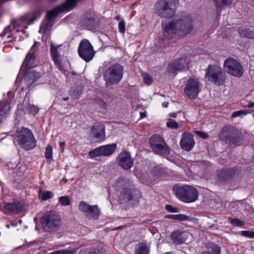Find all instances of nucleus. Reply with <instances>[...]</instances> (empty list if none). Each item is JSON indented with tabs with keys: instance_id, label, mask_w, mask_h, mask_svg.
Instances as JSON below:
<instances>
[{
	"instance_id": "1",
	"label": "nucleus",
	"mask_w": 254,
	"mask_h": 254,
	"mask_svg": "<svg viewBox=\"0 0 254 254\" xmlns=\"http://www.w3.org/2000/svg\"><path fill=\"white\" fill-rule=\"evenodd\" d=\"M163 35L167 38L183 37L193 29L192 17L190 14H178L169 22H162Z\"/></svg>"
},
{
	"instance_id": "2",
	"label": "nucleus",
	"mask_w": 254,
	"mask_h": 254,
	"mask_svg": "<svg viewBox=\"0 0 254 254\" xmlns=\"http://www.w3.org/2000/svg\"><path fill=\"white\" fill-rule=\"evenodd\" d=\"M124 70V67L119 64L107 67L103 73L105 87L108 88L119 84L123 77Z\"/></svg>"
},
{
	"instance_id": "3",
	"label": "nucleus",
	"mask_w": 254,
	"mask_h": 254,
	"mask_svg": "<svg viewBox=\"0 0 254 254\" xmlns=\"http://www.w3.org/2000/svg\"><path fill=\"white\" fill-rule=\"evenodd\" d=\"M178 4V0H158L155 4V12L162 17L171 18L174 16Z\"/></svg>"
},
{
	"instance_id": "4",
	"label": "nucleus",
	"mask_w": 254,
	"mask_h": 254,
	"mask_svg": "<svg viewBox=\"0 0 254 254\" xmlns=\"http://www.w3.org/2000/svg\"><path fill=\"white\" fill-rule=\"evenodd\" d=\"M204 78L210 82L220 86L225 83L226 75L220 66L215 64H209L205 69Z\"/></svg>"
},
{
	"instance_id": "5",
	"label": "nucleus",
	"mask_w": 254,
	"mask_h": 254,
	"mask_svg": "<svg viewBox=\"0 0 254 254\" xmlns=\"http://www.w3.org/2000/svg\"><path fill=\"white\" fill-rule=\"evenodd\" d=\"M15 138L21 147L27 150L33 149L36 145V140L32 131L27 127L17 130Z\"/></svg>"
},
{
	"instance_id": "6",
	"label": "nucleus",
	"mask_w": 254,
	"mask_h": 254,
	"mask_svg": "<svg viewBox=\"0 0 254 254\" xmlns=\"http://www.w3.org/2000/svg\"><path fill=\"white\" fill-rule=\"evenodd\" d=\"M41 221L43 228L47 232L59 230L62 224L60 216L56 212L52 211L46 212Z\"/></svg>"
},
{
	"instance_id": "7",
	"label": "nucleus",
	"mask_w": 254,
	"mask_h": 254,
	"mask_svg": "<svg viewBox=\"0 0 254 254\" xmlns=\"http://www.w3.org/2000/svg\"><path fill=\"white\" fill-rule=\"evenodd\" d=\"M177 197L185 202H192L195 201L198 197V192L196 189L190 186L182 187H174Z\"/></svg>"
},
{
	"instance_id": "8",
	"label": "nucleus",
	"mask_w": 254,
	"mask_h": 254,
	"mask_svg": "<svg viewBox=\"0 0 254 254\" xmlns=\"http://www.w3.org/2000/svg\"><path fill=\"white\" fill-rule=\"evenodd\" d=\"M50 52L55 65L61 72H64V67L65 63V57L64 56V47L62 45L56 46L51 42Z\"/></svg>"
},
{
	"instance_id": "9",
	"label": "nucleus",
	"mask_w": 254,
	"mask_h": 254,
	"mask_svg": "<svg viewBox=\"0 0 254 254\" xmlns=\"http://www.w3.org/2000/svg\"><path fill=\"white\" fill-rule=\"evenodd\" d=\"M149 143L151 148L156 154L167 156L170 153V149L159 135H152L150 138Z\"/></svg>"
},
{
	"instance_id": "10",
	"label": "nucleus",
	"mask_w": 254,
	"mask_h": 254,
	"mask_svg": "<svg viewBox=\"0 0 254 254\" xmlns=\"http://www.w3.org/2000/svg\"><path fill=\"white\" fill-rule=\"evenodd\" d=\"M220 137L231 145L235 146L239 145L242 140L240 132L228 127H224L221 130Z\"/></svg>"
},
{
	"instance_id": "11",
	"label": "nucleus",
	"mask_w": 254,
	"mask_h": 254,
	"mask_svg": "<svg viewBox=\"0 0 254 254\" xmlns=\"http://www.w3.org/2000/svg\"><path fill=\"white\" fill-rule=\"evenodd\" d=\"M223 67L226 72L234 76L240 77L243 74L244 69L242 65L232 58H229L225 60Z\"/></svg>"
},
{
	"instance_id": "12",
	"label": "nucleus",
	"mask_w": 254,
	"mask_h": 254,
	"mask_svg": "<svg viewBox=\"0 0 254 254\" xmlns=\"http://www.w3.org/2000/svg\"><path fill=\"white\" fill-rule=\"evenodd\" d=\"M141 197L139 191L126 189L121 191L120 200L121 203H127L129 205H134L138 202Z\"/></svg>"
},
{
	"instance_id": "13",
	"label": "nucleus",
	"mask_w": 254,
	"mask_h": 254,
	"mask_svg": "<svg viewBox=\"0 0 254 254\" xmlns=\"http://www.w3.org/2000/svg\"><path fill=\"white\" fill-rule=\"evenodd\" d=\"M78 53L79 56L86 62L90 61L95 55L92 46L89 41L85 39L80 41Z\"/></svg>"
},
{
	"instance_id": "14",
	"label": "nucleus",
	"mask_w": 254,
	"mask_h": 254,
	"mask_svg": "<svg viewBox=\"0 0 254 254\" xmlns=\"http://www.w3.org/2000/svg\"><path fill=\"white\" fill-rule=\"evenodd\" d=\"M189 62L190 59L188 57L184 56L170 64L167 68L168 71L170 73L176 74L178 71L186 70L189 68Z\"/></svg>"
},
{
	"instance_id": "15",
	"label": "nucleus",
	"mask_w": 254,
	"mask_h": 254,
	"mask_svg": "<svg viewBox=\"0 0 254 254\" xmlns=\"http://www.w3.org/2000/svg\"><path fill=\"white\" fill-rule=\"evenodd\" d=\"M201 86L197 79L190 78L184 88V92L190 99H195L200 91Z\"/></svg>"
},
{
	"instance_id": "16",
	"label": "nucleus",
	"mask_w": 254,
	"mask_h": 254,
	"mask_svg": "<svg viewBox=\"0 0 254 254\" xmlns=\"http://www.w3.org/2000/svg\"><path fill=\"white\" fill-rule=\"evenodd\" d=\"M80 0H66L64 3L56 7L54 10L49 11L47 13V20H52L59 13L68 11L75 7L77 1Z\"/></svg>"
},
{
	"instance_id": "17",
	"label": "nucleus",
	"mask_w": 254,
	"mask_h": 254,
	"mask_svg": "<svg viewBox=\"0 0 254 254\" xmlns=\"http://www.w3.org/2000/svg\"><path fill=\"white\" fill-rule=\"evenodd\" d=\"M117 149V144L112 143L106 145L97 147L89 153L91 158H95L98 156H109L112 155Z\"/></svg>"
},
{
	"instance_id": "18",
	"label": "nucleus",
	"mask_w": 254,
	"mask_h": 254,
	"mask_svg": "<svg viewBox=\"0 0 254 254\" xmlns=\"http://www.w3.org/2000/svg\"><path fill=\"white\" fill-rule=\"evenodd\" d=\"M44 73V70L41 67H39L35 69L31 70L25 73L23 81L29 86L41 77Z\"/></svg>"
},
{
	"instance_id": "19",
	"label": "nucleus",
	"mask_w": 254,
	"mask_h": 254,
	"mask_svg": "<svg viewBox=\"0 0 254 254\" xmlns=\"http://www.w3.org/2000/svg\"><path fill=\"white\" fill-rule=\"evenodd\" d=\"M40 45L38 42H36L28 53L22 64V67L27 70L34 66L36 60V52L37 47Z\"/></svg>"
},
{
	"instance_id": "20",
	"label": "nucleus",
	"mask_w": 254,
	"mask_h": 254,
	"mask_svg": "<svg viewBox=\"0 0 254 254\" xmlns=\"http://www.w3.org/2000/svg\"><path fill=\"white\" fill-rule=\"evenodd\" d=\"M195 144L193 135L188 132H184L182 134L180 141L181 148L185 151H190Z\"/></svg>"
},
{
	"instance_id": "21",
	"label": "nucleus",
	"mask_w": 254,
	"mask_h": 254,
	"mask_svg": "<svg viewBox=\"0 0 254 254\" xmlns=\"http://www.w3.org/2000/svg\"><path fill=\"white\" fill-rule=\"evenodd\" d=\"M118 160L120 165L126 170L129 169L133 165V161L128 152L121 153L118 156Z\"/></svg>"
},
{
	"instance_id": "22",
	"label": "nucleus",
	"mask_w": 254,
	"mask_h": 254,
	"mask_svg": "<svg viewBox=\"0 0 254 254\" xmlns=\"http://www.w3.org/2000/svg\"><path fill=\"white\" fill-rule=\"evenodd\" d=\"M189 233L180 230L174 231L171 235V239L174 243L177 245H181L186 242Z\"/></svg>"
},
{
	"instance_id": "23",
	"label": "nucleus",
	"mask_w": 254,
	"mask_h": 254,
	"mask_svg": "<svg viewBox=\"0 0 254 254\" xmlns=\"http://www.w3.org/2000/svg\"><path fill=\"white\" fill-rule=\"evenodd\" d=\"M105 129L104 125L99 123L96 124L92 127L91 133L98 141L103 140L105 136Z\"/></svg>"
},
{
	"instance_id": "24",
	"label": "nucleus",
	"mask_w": 254,
	"mask_h": 254,
	"mask_svg": "<svg viewBox=\"0 0 254 254\" xmlns=\"http://www.w3.org/2000/svg\"><path fill=\"white\" fill-rule=\"evenodd\" d=\"M235 173V169L233 168L221 170L217 173L218 180L220 182L226 181L230 179Z\"/></svg>"
},
{
	"instance_id": "25",
	"label": "nucleus",
	"mask_w": 254,
	"mask_h": 254,
	"mask_svg": "<svg viewBox=\"0 0 254 254\" xmlns=\"http://www.w3.org/2000/svg\"><path fill=\"white\" fill-rule=\"evenodd\" d=\"M10 110L9 101L4 100L0 101V123L6 118Z\"/></svg>"
},
{
	"instance_id": "26",
	"label": "nucleus",
	"mask_w": 254,
	"mask_h": 254,
	"mask_svg": "<svg viewBox=\"0 0 254 254\" xmlns=\"http://www.w3.org/2000/svg\"><path fill=\"white\" fill-rule=\"evenodd\" d=\"M40 17V14L39 13L29 14L22 17L21 20L22 22L26 25L24 27L25 28H27V25L32 24L35 20L39 18Z\"/></svg>"
},
{
	"instance_id": "27",
	"label": "nucleus",
	"mask_w": 254,
	"mask_h": 254,
	"mask_svg": "<svg viewBox=\"0 0 254 254\" xmlns=\"http://www.w3.org/2000/svg\"><path fill=\"white\" fill-rule=\"evenodd\" d=\"M100 214V210L97 205H91L85 216L93 219L98 218Z\"/></svg>"
},
{
	"instance_id": "28",
	"label": "nucleus",
	"mask_w": 254,
	"mask_h": 254,
	"mask_svg": "<svg viewBox=\"0 0 254 254\" xmlns=\"http://www.w3.org/2000/svg\"><path fill=\"white\" fill-rule=\"evenodd\" d=\"M149 251V248L146 244L140 243L137 244L135 247L134 254H148Z\"/></svg>"
},
{
	"instance_id": "29",
	"label": "nucleus",
	"mask_w": 254,
	"mask_h": 254,
	"mask_svg": "<svg viewBox=\"0 0 254 254\" xmlns=\"http://www.w3.org/2000/svg\"><path fill=\"white\" fill-rule=\"evenodd\" d=\"M239 33L242 37L254 38V28H244L239 30Z\"/></svg>"
},
{
	"instance_id": "30",
	"label": "nucleus",
	"mask_w": 254,
	"mask_h": 254,
	"mask_svg": "<svg viewBox=\"0 0 254 254\" xmlns=\"http://www.w3.org/2000/svg\"><path fill=\"white\" fill-rule=\"evenodd\" d=\"M233 0H214L217 11L220 12L221 9L226 6H229Z\"/></svg>"
},
{
	"instance_id": "31",
	"label": "nucleus",
	"mask_w": 254,
	"mask_h": 254,
	"mask_svg": "<svg viewBox=\"0 0 254 254\" xmlns=\"http://www.w3.org/2000/svg\"><path fill=\"white\" fill-rule=\"evenodd\" d=\"M220 247L216 244H212L208 248V250L203 252L201 254H220Z\"/></svg>"
},
{
	"instance_id": "32",
	"label": "nucleus",
	"mask_w": 254,
	"mask_h": 254,
	"mask_svg": "<svg viewBox=\"0 0 254 254\" xmlns=\"http://www.w3.org/2000/svg\"><path fill=\"white\" fill-rule=\"evenodd\" d=\"M52 25L53 23L52 21L46 19L40 25L39 32L41 33H44L46 32L51 29Z\"/></svg>"
},
{
	"instance_id": "33",
	"label": "nucleus",
	"mask_w": 254,
	"mask_h": 254,
	"mask_svg": "<svg viewBox=\"0 0 254 254\" xmlns=\"http://www.w3.org/2000/svg\"><path fill=\"white\" fill-rule=\"evenodd\" d=\"M83 23L86 28L88 30L93 29L96 25V21L92 18H86L83 20Z\"/></svg>"
},
{
	"instance_id": "34",
	"label": "nucleus",
	"mask_w": 254,
	"mask_h": 254,
	"mask_svg": "<svg viewBox=\"0 0 254 254\" xmlns=\"http://www.w3.org/2000/svg\"><path fill=\"white\" fill-rule=\"evenodd\" d=\"M164 217L167 219L180 221H185L188 220L189 218L187 215L182 214L166 215Z\"/></svg>"
},
{
	"instance_id": "35",
	"label": "nucleus",
	"mask_w": 254,
	"mask_h": 254,
	"mask_svg": "<svg viewBox=\"0 0 254 254\" xmlns=\"http://www.w3.org/2000/svg\"><path fill=\"white\" fill-rule=\"evenodd\" d=\"M39 196L41 200L45 201L49 198L53 197L54 194L52 191H46L42 192L41 190H40Z\"/></svg>"
},
{
	"instance_id": "36",
	"label": "nucleus",
	"mask_w": 254,
	"mask_h": 254,
	"mask_svg": "<svg viewBox=\"0 0 254 254\" xmlns=\"http://www.w3.org/2000/svg\"><path fill=\"white\" fill-rule=\"evenodd\" d=\"M26 109L28 113L34 116L37 115L39 111V109L36 106L31 104H29L27 106Z\"/></svg>"
},
{
	"instance_id": "37",
	"label": "nucleus",
	"mask_w": 254,
	"mask_h": 254,
	"mask_svg": "<svg viewBox=\"0 0 254 254\" xmlns=\"http://www.w3.org/2000/svg\"><path fill=\"white\" fill-rule=\"evenodd\" d=\"M91 206V205L88 204L86 202L84 201H81L80 202L79 204V209L85 215Z\"/></svg>"
},
{
	"instance_id": "38",
	"label": "nucleus",
	"mask_w": 254,
	"mask_h": 254,
	"mask_svg": "<svg viewBox=\"0 0 254 254\" xmlns=\"http://www.w3.org/2000/svg\"><path fill=\"white\" fill-rule=\"evenodd\" d=\"M45 156L48 161L51 163L53 159V149L51 145H48L46 148Z\"/></svg>"
},
{
	"instance_id": "39",
	"label": "nucleus",
	"mask_w": 254,
	"mask_h": 254,
	"mask_svg": "<svg viewBox=\"0 0 254 254\" xmlns=\"http://www.w3.org/2000/svg\"><path fill=\"white\" fill-rule=\"evenodd\" d=\"M14 212L18 213L24 210V202L23 201H17L14 202Z\"/></svg>"
},
{
	"instance_id": "40",
	"label": "nucleus",
	"mask_w": 254,
	"mask_h": 254,
	"mask_svg": "<svg viewBox=\"0 0 254 254\" xmlns=\"http://www.w3.org/2000/svg\"><path fill=\"white\" fill-rule=\"evenodd\" d=\"M82 93V88L80 86H77L74 88L72 92V96L75 99H78L79 96Z\"/></svg>"
},
{
	"instance_id": "41",
	"label": "nucleus",
	"mask_w": 254,
	"mask_h": 254,
	"mask_svg": "<svg viewBox=\"0 0 254 254\" xmlns=\"http://www.w3.org/2000/svg\"><path fill=\"white\" fill-rule=\"evenodd\" d=\"M59 202L63 206H68L70 204V200L67 196H61L59 198Z\"/></svg>"
},
{
	"instance_id": "42",
	"label": "nucleus",
	"mask_w": 254,
	"mask_h": 254,
	"mask_svg": "<svg viewBox=\"0 0 254 254\" xmlns=\"http://www.w3.org/2000/svg\"><path fill=\"white\" fill-rule=\"evenodd\" d=\"M142 76L143 77V81L145 84L149 85L152 83L153 79L152 77L150 75L144 72L142 74Z\"/></svg>"
},
{
	"instance_id": "43",
	"label": "nucleus",
	"mask_w": 254,
	"mask_h": 254,
	"mask_svg": "<svg viewBox=\"0 0 254 254\" xmlns=\"http://www.w3.org/2000/svg\"><path fill=\"white\" fill-rule=\"evenodd\" d=\"M230 220L231 224L234 226L241 227L244 225L245 223L244 221L237 218H230Z\"/></svg>"
},
{
	"instance_id": "44",
	"label": "nucleus",
	"mask_w": 254,
	"mask_h": 254,
	"mask_svg": "<svg viewBox=\"0 0 254 254\" xmlns=\"http://www.w3.org/2000/svg\"><path fill=\"white\" fill-rule=\"evenodd\" d=\"M167 126L168 127L172 128L173 129H176L178 127V123L173 119H169L167 123Z\"/></svg>"
},
{
	"instance_id": "45",
	"label": "nucleus",
	"mask_w": 254,
	"mask_h": 254,
	"mask_svg": "<svg viewBox=\"0 0 254 254\" xmlns=\"http://www.w3.org/2000/svg\"><path fill=\"white\" fill-rule=\"evenodd\" d=\"M248 113L244 110H239L234 112L231 115L232 118H236L237 117H242L247 115Z\"/></svg>"
},
{
	"instance_id": "46",
	"label": "nucleus",
	"mask_w": 254,
	"mask_h": 254,
	"mask_svg": "<svg viewBox=\"0 0 254 254\" xmlns=\"http://www.w3.org/2000/svg\"><path fill=\"white\" fill-rule=\"evenodd\" d=\"M103 98L106 100L104 101L103 103H102V105L107 104L108 103H110L112 101V95L110 94H109L108 93H105L103 95Z\"/></svg>"
},
{
	"instance_id": "47",
	"label": "nucleus",
	"mask_w": 254,
	"mask_h": 254,
	"mask_svg": "<svg viewBox=\"0 0 254 254\" xmlns=\"http://www.w3.org/2000/svg\"><path fill=\"white\" fill-rule=\"evenodd\" d=\"M118 27L119 29V31L121 33H124L126 30V23L125 21L123 19H121L118 25Z\"/></svg>"
},
{
	"instance_id": "48",
	"label": "nucleus",
	"mask_w": 254,
	"mask_h": 254,
	"mask_svg": "<svg viewBox=\"0 0 254 254\" xmlns=\"http://www.w3.org/2000/svg\"><path fill=\"white\" fill-rule=\"evenodd\" d=\"M241 235L249 238H254V232L251 231H242Z\"/></svg>"
},
{
	"instance_id": "49",
	"label": "nucleus",
	"mask_w": 254,
	"mask_h": 254,
	"mask_svg": "<svg viewBox=\"0 0 254 254\" xmlns=\"http://www.w3.org/2000/svg\"><path fill=\"white\" fill-rule=\"evenodd\" d=\"M165 208L170 212L176 213L179 211V209L178 208L173 207L171 205H166L165 206Z\"/></svg>"
},
{
	"instance_id": "50",
	"label": "nucleus",
	"mask_w": 254,
	"mask_h": 254,
	"mask_svg": "<svg viewBox=\"0 0 254 254\" xmlns=\"http://www.w3.org/2000/svg\"><path fill=\"white\" fill-rule=\"evenodd\" d=\"M4 208L6 210H8L9 212H14V203H7L4 205Z\"/></svg>"
},
{
	"instance_id": "51",
	"label": "nucleus",
	"mask_w": 254,
	"mask_h": 254,
	"mask_svg": "<svg viewBox=\"0 0 254 254\" xmlns=\"http://www.w3.org/2000/svg\"><path fill=\"white\" fill-rule=\"evenodd\" d=\"M14 28V27L13 25H8L6 26L3 30L2 35H5L7 33H8L9 32L11 31L12 30H13Z\"/></svg>"
},
{
	"instance_id": "52",
	"label": "nucleus",
	"mask_w": 254,
	"mask_h": 254,
	"mask_svg": "<svg viewBox=\"0 0 254 254\" xmlns=\"http://www.w3.org/2000/svg\"><path fill=\"white\" fill-rule=\"evenodd\" d=\"M195 133L198 135L200 137L205 139L207 138L208 136V134L204 132L200 131L199 130H196L195 131Z\"/></svg>"
},
{
	"instance_id": "53",
	"label": "nucleus",
	"mask_w": 254,
	"mask_h": 254,
	"mask_svg": "<svg viewBox=\"0 0 254 254\" xmlns=\"http://www.w3.org/2000/svg\"><path fill=\"white\" fill-rule=\"evenodd\" d=\"M89 254H101V253L98 250L94 252H91Z\"/></svg>"
},
{
	"instance_id": "54",
	"label": "nucleus",
	"mask_w": 254,
	"mask_h": 254,
	"mask_svg": "<svg viewBox=\"0 0 254 254\" xmlns=\"http://www.w3.org/2000/svg\"><path fill=\"white\" fill-rule=\"evenodd\" d=\"M247 107H248V108H254V102L249 103L247 105Z\"/></svg>"
},
{
	"instance_id": "55",
	"label": "nucleus",
	"mask_w": 254,
	"mask_h": 254,
	"mask_svg": "<svg viewBox=\"0 0 254 254\" xmlns=\"http://www.w3.org/2000/svg\"><path fill=\"white\" fill-rule=\"evenodd\" d=\"M10 224L11 226L15 227L17 226V222H11Z\"/></svg>"
},
{
	"instance_id": "56",
	"label": "nucleus",
	"mask_w": 254,
	"mask_h": 254,
	"mask_svg": "<svg viewBox=\"0 0 254 254\" xmlns=\"http://www.w3.org/2000/svg\"><path fill=\"white\" fill-rule=\"evenodd\" d=\"M59 144L60 147L62 148V149H63L65 143L64 142H60Z\"/></svg>"
},
{
	"instance_id": "57",
	"label": "nucleus",
	"mask_w": 254,
	"mask_h": 254,
	"mask_svg": "<svg viewBox=\"0 0 254 254\" xmlns=\"http://www.w3.org/2000/svg\"><path fill=\"white\" fill-rule=\"evenodd\" d=\"M123 181V179H120L118 180L117 185L120 186V184H121Z\"/></svg>"
},
{
	"instance_id": "58",
	"label": "nucleus",
	"mask_w": 254,
	"mask_h": 254,
	"mask_svg": "<svg viewBox=\"0 0 254 254\" xmlns=\"http://www.w3.org/2000/svg\"><path fill=\"white\" fill-rule=\"evenodd\" d=\"M170 116L172 118H175L176 117V114L175 113H171Z\"/></svg>"
},
{
	"instance_id": "59",
	"label": "nucleus",
	"mask_w": 254,
	"mask_h": 254,
	"mask_svg": "<svg viewBox=\"0 0 254 254\" xmlns=\"http://www.w3.org/2000/svg\"><path fill=\"white\" fill-rule=\"evenodd\" d=\"M146 116L145 114L144 113H140V118L142 119Z\"/></svg>"
},
{
	"instance_id": "60",
	"label": "nucleus",
	"mask_w": 254,
	"mask_h": 254,
	"mask_svg": "<svg viewBox=\"0 0 254 254\" xmlns=\"http://www.w3.org/2000/svg\"><path fill=\"white\" fill-rule=\"evenodd\" d=\"M164 254H174L172 252H170L165 253Z\"/></svg>"
},
{
	"instance_id": "61",
	"label": "nucleus",
	"mask_w": 254,
	"mask_h": 254,
	"mask_svg": "<svg viewBox=\"0 0 254 254\" xmlns=\"http://www.w3.org/2000/svg\"><path fill=\"white\" fill-rule=\"evenodd\" d=\"M63 99L64 101H67V100H68V97H64V98Z\"/></svg>"
},
{
	"instance_id": "62",
	"label": "nucleus",
	"mask_w": 254,
	"mask_h": 254,
	"mask_svg": "<svg viewBox=\"0 0 254 254\" xmlns=\"http://www.w3.org/2000/svg\"><path fill=\"white\" fill-rule=\"evenodd\" d=\"M103 65L106 66L107 65L106 62H104V63L103 64Z\"/></svg>"
},
{
	"instance_id": "63",
	"label": "nucleus",
	"mask_w": 254,
	"mask_h": 254,
	"mask_svg": "<svg viewBox=\"0 0 254 254\" xmlns=\"http://www.w3.org/2000/svg\"><path fill=\"white\" fill-rule=\"evenodd\" d=\"M6 227H7V228H9V227H10L9 224H7V225H6Z\"/></svg>"
},
{
	"instance_id": "64",
	"label": "nucleus",
	"mask_w": 254,
	"mask_h": 254,
	"mask_svg": "<svg viewBox=\"0 0 254 254\" xmlns=\"http://www.w3.org/2000/svg\"><path fill=\"white\" fill-rule=\"evenodd\" d=\"M116 18H117V19H118H118H120V17H119V16H117L116 17Z\"/></svg>"
}]
</instances>
